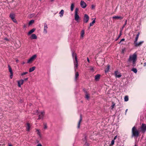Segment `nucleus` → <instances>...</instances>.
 <instances>
[{
	"label": "nucleus",
	"instance_id": "bb28decb",
	"mask_svg": "<svg viewBox=\"0 0 146 146\" xmlns=\"http://www.w3.org/2000/svg\"><path fill=\"white\" fill-rule=\"evenodd\" d=\"M96 18L92 21V23H90V27L92 26L94 24L95 22V19Z\"/></svg>",
	"mask_w": 146,
	"mask_h": 146
},
{
	"label": "nucleus",
	"instance_id": "79ce46f5",
	"mask_svg": "<svg viewBox=\"0 0 146 146\" xmlns=\"http://www.w3.org/2000/svg\"><path fill=\"white\" fill-rule=\"evenodd\" d=\"M95 6L93 5H92L91 6L92 9H95Z\"/></svg>",
	"mask_w": 146,
	"mask_h": 146
},
{
	"label": "nucleus",
	"instance_id": "f257e3e1",
	"mask_svg": "<svg viewBox=\"0 0 146 146\" xmlns=\"http://www.w3.org/2000/svg\"><path fill=\"white\" fill-rule=\"evenodd\" d=\"M137 59V55L135 53H134L132 55H131L129 56L128 60L130 62H132L133 66H135Z\"/></svg>",
	"mask_w": 146,
	"mask_h": 146
},
{
	"label": "nucleus",
	"instance_id": "13d9d810",
	"mask_svg": "<svg viewBox=\"0 0 146 146\" xmlns=\"http://www.w3.org/2000/svg\"><path fill=\"white\" fill-rule=\"evenodd\" d=\"M50 0L52 2L53 1H54V0Z\"/></svg>",
	"mask_w": 146,
	"mask_h": 146
},
{
	"label": "nucleus",
	"instance_id": "c03bdc74",
	"mask_svg": "<svg viewBox=\"0 0 146 146\" xmlns=\"http://www.w3.org/2000/svg\"><path fill=\"white\" fill-rule=\"evenodd\" d=\"M125 40V39L124 38H122L121 39V40L119 42V43H121V41H123Z\"/></svg>",
	"mask_w": 146,
	"mask_h": 146
},
{
	"label": "nucleus",
	"instance_id": "7ed1b4c3",
	"mask_svg": "<svg viewBox=\"0 0 146 146\" xmlns=\"http://www.w3.org/2000/svg\"><path fill=\"white\" fill-rule=\"evenodd\" d=\"M78 8H76L75 11L74 19L76 21L78 22L79 21L80 17L78 14Z\"/></svg>",
	"mask_w": 146,
	"mask_h": 146
},
{
	"label": "nucleus",
	"instance_id": "37998d69",
	"mask_svg": "<svg viewBox=\"0 0 146 146\" xmlns=\"http://www.w3.org/2000/svg\"><path fill=\"white\" fill-rule=\"evenodd\" d=\"M11 73V75L10 76V77L11 78H12L13 76V73Z\"/></svg>",
	"mask_w": 146,
	"mask_h": 146
},
{
	"label": "nucleus",
	"instance_id": "72a5a7b5",
	"mask_svg": "<svg viewBox=\"0 0 146 146\" xmlns=\"http://www.w3.org/2000/svg\"><path fill=\"white\" fill-rule=\"evenodd\" d=\"M34 22V21L33 20H32L29 23V25H31Z\"/></svg>",
	"mask_w": 146,
	"mask_h": 146
},
{
	"label": "nucleus",
	"instance_id": "f3484780",
	"mask_svg": "<svg viewBox=\"0 0 146 146\" xmlns=\"http://www.w3.org/2000/svg\"><path fill=\"white\" fill-rule=\"evenodd\" d=\"M30 125L29 123H27V126L26 127L27 131H29L30 128Z\"/></svg>",
	"mask_w": 146,
	"mask_h": 146
},
{
	"label": "nucleus",
	"instance_id": "e433bc0d",
	"mask_svg": "<svg viewBox=\"0 0 146 146\" xmlns=\"http://www.w3.org/2000/svg\"><path fill=\"white\" fill-rule=\"evenodd\" d=\"M28 73V72H23V73H22L21 75V76H23L25 75Z\"/></svg>",
	"mask_w": 146,
	"mask_h": 146
},
{
	"label": "nucleus",
	"instance_id": "49530a36",
	"mask_svg": "<svg viewBox=\"0 0 146 146\" xmlns=\"http://www.w3.org/2000/svg\"><path fill=\"white\" fill-rule=\"evenodd\" d=\"M143 66H146V62H144V63Z\"/></svg>",
	"mask_w": 146,
	"mask_h": 146
},
{
	"label": "nucleus",
	"instance_id": "de8ad7c7",
	"mask_svg": "<svg viewBox=\"0 0 146 146\" xmlns=\"http://www.w3.org/2000/svg\"><path fill=\"white\" fill-rule=\"evenodd\" d=\"M117 137V136H115L114 137V139L113 140H115L116 139Z\"/></svg>",
	"mask_w": 146,
	"mask_h": 146
},
{
	"label": "nucleus",
	"instance_id": "b1692460",
	"mask_svg": "<svg viewBox=\"0 0 146 146\" xmlns=\"http://www.w3.org/2000/svg\"><path fill=\"white\" fill-rule=\"evenodd\" d=\"M139 34H140L139 33H138L137 35V36L135 38V40L134 42H137V40L138 39V38H139Z\"/></svg>",
	"mask_w": 146,
	"mask_h": 146
},
{
	"label": "nucleus",
	"instance_id": "6e6552de",
	"mask_svg": "<svg viewBox=\"0 0 146 146\" xmlns=\"http://www.w3.org/2000/svg\"><path fill=\"white\" fill-rule=\"evenodd\" d=\"M24 82V80L22 79H21L17 81L18 84V86L19 87H21V85H22Z\"/></svg>",
	"mask_w": 146,
	"mask_h": 146
},
{
	"label": "nucleus",
	"instance_id": "6ab92c4d",
	"mask_svg": "<svg viewBox=\"0 0 146 146\" xmlns=\"http://www.w3.org/2000/svg\"><path fill=\"white\" fill-rule=\"evenodd\" d=\"M9 17L12 20V19H13L15 18V14L11 13L10 14Z\"/></svg>",
	"mask_w": 146,
	"mask_h": 146
},
{
	"label": "nucleus",
	"instance_id": "bf43d9fd",
	"mask_svg": "<svg viewBox=\"0 0 146 146\" xmlns=\"http://www.w3.org/2000/svg\"><path fill=\"white\" fill-rule=\"evenodd\" d=\"M9 146H13L11 145H9Z\"/></svg>",
	"mask_w": 146,
	"mask_h": 146
},
{
	"label": "nucleus",
	"instance_id": "c85d7f7f",
	"mask_svg": "<svg viewBox=\"0 0 146 146\" xmlns=\"http://www.w3.org/2000/svg\"><path fill=\"white\" fill-rule=\"evenodd\" d=\"M131 70L133 71V72H134L135 73H136L137 72V70L136 68H133Z\"/></svg>",
	"mask_w": 146,
	"mask_h": 146
},
{
	"label": "nucleus",
	"instance_id": "aec40b11",
	"mask_svg": "<svg viewBox=\"0 0 146 146\" xmlns=\"http://www.w3.org/2000/svg\"><path fill=\"white\" fill-rule=\"evenodd\" d=\"M35 29L33 28L31 30H30L28 33V35H29L32 33H33L35 31Z\"/></svg>",
	"mask_w": 146,
	"mask_h": 146
},
{
	"label": "nucleus",
	"instance_id": "5701e85b",
	"mask_svg": "<svg viewBox=\"0 0 146 146\" xmlns=\"http://www.w3.org/2000/svg\"><path fill=\"white\" fill-rule=\"evenodd\" d=\"M64 13V11L63 10H61L59 13L60 16V17H62L63 16Z\"/></svg>",
	"mask_w": 146,
	"mask_h": 146
},
{
	"label": "nucleus",
	"instance_id": "e2e57ef3",
	"mask_svg": "<svg viewBox=\"0 0 146 146\" xmlns=\"http://www.w3.org/2000/svg\"><path fill=\"white\" fill-rule=\"evenodd\" d=\"M135 146H136V145H135Z\"/></svg>",
	"mask_w": 146,
	"mask_h": 146
},
{
	"label": "nucleus",
	"instance_id": "20e7f679",
	"mask_svg": "<svg viewBox=\"0 0 146 146\" xmlns=\"http://www.w3.org/2000/svg\"><path fill=\"white\" fill-rule=\"evenodd\" d=\"M37 56L35 54L33 56L29 59L27 63H31L36 58Z\"/></svg>",
	"mask_w": 146,
	"mask_h": 146
},
{
	"label": "nucleus",
	"instance_id": "a211bd4d",
	"mask_svg": "<svg viewBox=\"0 0 146 146\" xmlns=\"http://www.w3.org/2000/svg\"><path fill=\"white\" fill-rule=\"evenodd\" d=\"M87 136L86 135H84V137L82 139V141L83 143L87 142Z\"/></svg>",
	"mask_w": 146,
	"mask_h": 146
},
{
	"label": "nucleus",
	"instance_id": "1a4fd4ad",
	"mask_svg": "<svg viewBox=\"0 0 146 146\" xmlns=\"http://www.w3.org/2000/svg\"><path fill=\"white\" fill-rule=\"evenodd\" d=\"M115 76L116 77L120 78L121 76V73L117 71H115Z\"/></svg>",
	"mask_w": 146,
	"mask_h": 146
},
{
	"label": "nucleus",
	"instance_id": "ea45409f",
	"mask_svg": "<svg viewBox=\"0 0 146 146\" xmlns=\"http://www.w3.org/2000/svg\"><path fill=\"white\" fill-rule=\"evenodd\" d=\"M125 48L123 49L122 50V53L124 54V53L125 52Z\"/></svg>",
	"mask_w": 146,
	"mask_h": 146
},
{
	"label": "nucleus",
	"instance_id": "8fccbe9b",
	"mask_svg": "<svg viewBox=\"0 0 146 146\" xmlns=\"http://www.w3.org/2000/svg\"><path fill=\"white\" fill-rule=\"evenodd\" d=\"M37 146H42L41 144H38Z\"/></svg>",
	"mask_w": 146,
	"mask_h": 146
},
{
	"label": "nucleus",
	"instance_id": "603ef678",
	"mask_svg": "<svg viewBox=\"0 0 146 146\" xmlns=\"http://www.w3.org/2000/svg\"><path fill=\"white\" fill-rule=\"evenodd\" d=\"M115 104H113L112 106V108H114V106H115Z\"/></svg>",
	"mask_w": 146,
	"mask_h": 146
},
{
	"label": "nucleus",
	"instance_id": "864d4df0",
	"mask_svg": "<svg viewBox=\"0 0 146 146\" xmlns=\"http://www.w3.org/2000/svg\"><path fill=\"white\" fill-rule=\"evenodd\" d=\"M28 78H27L25 79V80H24L27 81L28 80Z\"/></svg>",
	"mask_w": 146,
	"mask_h": 146
},
{
	"label": "nucleus",
	"instance_id": "ddd939ff",
	"mask_svg": "<svg viewBox=\"0 0 146 146\" xmlns=\"http://www.w3.org/2000/svg\"><path fill=\"white\" fill-rule=\"evenodd\" d=\"M72 54L73 58L74 57L75 60H77V56L76 54L74 52H72Z\"/></svg>",
	"mask_w": 146,
	"mask_h": 146
},
{
	"label": "nucleus",
	"instance_id": "4c0bfd02",
	"mask_svg": "<svg viewBox=\"0 0 146 146\" xmlns=\"http://www.w3.org/2000/svg\"><path fill=\"white\" fill-rule=\"evenodd\" d=\"M114 140H112L111 141V145H114Z\"/></svg>",
	"mask_w": 146,
	"mask_h": 146
},
{
	"label": "nucleus",
	"instance_id": "393cba45",
	"mask_svg": "<svg viewBox=\"0 0 146 146\" xmlns=\"http://www.w3.org/2000/svg\"><path fill=\"white\" fill-rule=\"evenodd\" d=\"M110 69V65H108L107 66V68L105 70V72H108Z\"/></svg>",
	"mask_w": 146,
	"mask_h": 146
},
{
	"label": "nucleus",
	"instance_id": "2eb2a0df",
	"mask_svg": "<svg viewBox=\"0 0 146 146\" xmlns=\"http://www.w3.org/2000/svg\"><path fill=\"white\" fill-rule=\"evenodd\" d=\"M79 74L78 72H76L75 73V80H77L78 78Z\"/></svg>",
	"mask_w": 146,
	"mask_h": 146
},
{
	"label": "nucleus",
	"instance_id": "cd10ccee",
	"mask_svg": "<svg viewBox=\"0 0 146 146\" xmlns=\"http://www.w3.org/2000/svg\"><path fill=\"white\" fill-rule=\"evenodd\" d=\"M74 7V5L73 3L71 4V10L72 11H73Z\"/></svg>",
	"mask_w": 146,
	"mask_h": 146
},
{
	"label": "nucleus",
	"instance_id": "5fc2aeb1",
	"mask_svg": "<svg viewBox=\"0 0 146 146\" xmlns=\"http://www.w3.org/2000/svg\"><path fill=\"white\" fill-rule=\"evenodd\" d=\"M90 70H93V68L92 67H91L90 68Z\"/></svg>",
	"mask_w": 146,
	"mask_h": 146
},
{
	"label": "nucleus",
	"instance_id": "6e6d98bb",
	"mask_svg": "<svg viewBox=\"0 0 146 146\" xmlns=\"http://www.w3.org/2000/svg\"><path fill=\"white\" fill-rule=\"evenodd\" d=\"M18 61H19L18 60H16V62H18Z\"/></svg>",
	"mask_w": 146,
	"mask_h": 146
},
{
	"label": "nucleus",
	"instance_id": "39448f33",
	"mask_svg": "<svg viewBox=\"0 0 146 146\" xmlns=\"http://www.w3.org/2000/svg\"><path fill=\"white\" fill-rule=\"evenodd\" d=\"M141 129L142 132L144 133L146 131V124L142 123L141 127Z\"/></svg>",
	"mask_w": 146,
	"mask_h": 146
},
{
	"label": "nucleus",
	"instance_id": "09e8293b",
	"mask_svg": "<svg viewBox=\"0 0 146 146\" xmlns=\"http://www.w3.org/2000/svg\"><path fill=\"white\" fill-rule=\"evenodd\" d=\"M87 61H88V62H90L89 60V58H87Z\"/></svg>",
	"mask_w": 146,
	"mask_h": 146
},
{
	"label": "nucleus",
	"instance_id": "dca6fc26",
	"mask_svg": "<svg viewBox=\"0 0 146 146\" xmlns=\"http://www.w3.org/2000/svg\"><path fill=\"white\" fill-rule=\"evenodd\" d=\"M74 64L75 65V68H77L78 66V61L77 60H75V62H74ZM75 71H76L75 69Z\"/></svg>",
	"mask_w": 146,
	"mask_h": 146
},
{
	"label": "nucleus",
	"instance_id": "a19ab883",
	"mask_svg": "<svg viewBox=\"0 0 146 146\" xmlns=\"http://www.w3.org/2000/svg\"><path fill=\"white\" fill-rule=\"evenodd\" d=\"M43 113H41V115H39V119H41V117H42V116H43Z\"/></svg>",
	"mask_w": 146,
	"mask_h": 146
},
{
	"label": "nucleus",
	"instance_id": "7c9ffc66",
	"mask_svg": "<svg viewBox=\"0 0 146 146\" xmlns=\"http://www.w3.org/2000/svg\"><path fill=\"white\" fill-rule=\"evenodd\" d=\"M84 34V30H82L81 31V36L82 37H83Z\"/></svg>",
	"mask_w": 146,
	"mask_h": 146
},
{
	"label": "nucleus",
	"instance_id": "473e14b6",
	"mask_svg": "<svg viewBox=\"0 0 146 146\" xmlns=\"http://www.w3.org/2000/svg\"><path fill=\"white\" fill-rule=\"evenodd\" d=\"M84 145L85 146H90V144L87 142H85L84 143Z\"/></svg>",
	"mask_w": 146,
	"mask_h": 146
},
{
	"label": "nucleus",
	"instance_id": "3c124183",
	"mask_svg": "<svg viewBox=\"0 0 146 146\" xmlns=\"http://www.w3.org/2000/svg\"><path fill=\"white\" fill-rule=\"evenodd\" d=\"M99 65H100V66H102L103 64L102 63L101 64H100V63H99Z\"/></svg>",
	"mask_w": 146,
	"mask_h": 146
},
{
	"label": "nucleus",
	"instance_id": "f03ea898",
	"mask_svg": "<svg viewBox=\"0 0 146 146\" xmlns=\"http://www.w3.org/2000/svg\"><path fill=\"white\" fill-rule=\"evenodd\" d=\"M132 137H138L139 134V132L137 129V128L135 126L133 127L132 128Z\"/></svg>",
	"mask_w": 146,
	"mask_h": 146
},
{
	"label": "nucleus",
	"instance_id": "680f3d73",
	"mask_svg": "<svg viewBox=\"0 0 146 146\" xmlns=\"http://www.w3.org/2000/svg\"><path fill=\"white\" fill-rule=\"evenodd\" d=\"M101 60H102V61H103V59H101Z\"/></svg>",
	"mask_w": 146,
	"mask_h": 146
},
{
	"label": "nucleus",
	"instance_id": "412c9836",
	"mask_svg": "<svg viewBox=\"0 0 146 146\" xmlns=\"http://www.w3.org/2000/svg\"><path fill=\"white\" fill-rule=\"evenodd\" d=\"M35 69V67L33 66L31 68L29 69V72H31L33 71Z\"/></svg>",
	"mask_w": 146,
	"mask_h": 146
},
{
	"label": "nucleus",
	"instance_id": "f704fd0d",
	"mask_svg": "<svg viewBox=\"0 0 146 146\" xmlns=\"http://www.w3.org/2000/svg\"><path fill=\"white\" fill-rule=\"evenodd\" d=\"M36 133H37V134L40 137V132H39V131L38 130H36Z\"/></svg>",
	"mask_w": 146,
	"mask_h": 146
},
{
	"label": "nucleus",
	"instance_id": "052dcab7",
	"mask_svg": "<svg viewBox=\"0 0 146 146\" xmlns=\"http://www.w3.org/2000/svg\"><path fill=\"white\" fill-rule=\"evenodd\" d=\"M44 128H46V126L44 125Z\"/></svg>",
	"mask_w": 146,
	"mask_h": 146
},
{
	"label": "nucleus",
	"instance_id": "4d7b16f0",
	"mask_svg": "<svg viewBox=\"0 0 146 146\" xmlns=\"http://www.w3.org/2000/svg\"><path fill=\"white\" fill-rule=\"evenodd\" d=\"M128 110L127 109H126V111H125V113L127 112V111Z\"/></svg>",
	"mask_w": 146,
	"mask_h": 146
},
{
	"label": "nucleus",
	"instance_id": "423d86ee",
	"mask_svg": "<svg viewBox=\"0 0 146 146\" xmlns=\"http://www.w3.org/2000/svg\"><path fill=\"white\" fill-rule=\"evenodd\" d=\"M89 19V17L86 14H85L84 19V22L85 23H87L88 22Z\"/></svg>",
	"mask_w": 146,
	"mask_h": 146
},
{
	"label": "nucleus",
	"instance_id": "4be33fe9",
	"mask_svg": "<svg viewBox=\"0 0 146 146\" xmlns=\"http://www.w3.org/2000/svg\"><path fill=\"white\" fill-rule=\"evenodd\" d=\"M31 38L32 39H36L37 38V36L35 34H33L31 35Z\"/></svg>",
	"mask_w": 146,
	"mask_h": 146
},
{
	"label": "nucleus",
	"instance_id": "a18cd8bd",
	"mask_svg": "<svg viewBox=\"0 0 146 146\" xmlns=\"http://www.w3.org/2000/svg\"><path fill=\"white\" fill-rule=\"evenodd\" d=\"M127 22V21L126 20L125 21V24H124V25H123V28L124 27H125V25L126 24Z\"/></svg>",
	"mask_w": 146,
	"mask_h": 146
},
{
	"label": "nucleus",
	"instance_id": "f8f14e48",
	"mask_svg": "<svg viewBox=\"0 0 146 146\" xmlns=\"http://www.w3.org/2000/svg\"><path fill=\"white\" fill-rule=\"evenodd\" d=\"M143 42V41L140 42L139 43H137V42H134L135 46H138L141 45Z\"/></svg>",
	"mask_w": 146,
	"mask_h": 146
},
{
	"label": "nucleus",
	"instance_id": "4468645a",
	"mask_svg": "<svg viewBox=\"0 0 146 146\" xmlns=\"http://www.w3.org/2000/svg\"><path fill=\"white\" fill-rule=\"evenodd\" d=\"M100 74H98L95 77V80L96 81H98L99 80L100 78Z\"/></svg>",
	"mask_w": 146,
	"mask_h": 146
},
{
	"label": "nucleus",
	"instance_id": "a878e982",
	"mask_svg": "<svg viewBox=\"0 0 146 146\" xmlns=\"http://www.w3.org/2000/svg\"><path fill=\"white\" fill-rule=\"evenodd\" d=\"M8 67L9 68V71L10 72V73H13L12 68L9 65H8Z\"/></svg>",
	"mask_w": 146,
	"mask_h": 146
},
{
	"label": "nucleus",
	"instance_id": "c756f323",
	"mask_svg": "<svg viewBox=\"0 0 146 146\" xmlns=\"http://www.w3.org/2000/svg\"><path fill=\"white\" fill-rule=\"evenodd\" d=\"M128 97L127 96H125L124 97L125 101L127 102L128 100Z\"/></svg>",
	"mask_w": 146,
	"mask_h": 146
},
{
	"label": "nucleus",
	"instance_id": "58836bf2",
	"mask_svg": "<svg viewBox=\"0 0 146 146\" xmlns=\"http://www.w3.org/2000/svg\"><path fill=\"white\" fill-rule=\"evenodd\" d=\"M12 20L13 21V22L14 23H17V21L15 19V18L14 19H12Z\"/></svg>",
	"mask_w": 146,
	"mask_h": 146
},
{
	"label": "nucleus",
	"instance_id": "c9c22d12",
	"mask_svg": "<svg viewBox=\"0 0 146 146\" xmlns=\"http://www.w3.org/2000/svg\"><path fill=\"white\" fill-rule=\"evenodd\" d=\"M121 35H122V30H121L120 31V34H119L117 40L121 36Z\"/></svg>",
	"mask_w": 146,
	"mask_h": 146
},
{
	"label": "nucleus",
	"instance_id": "9d476101",
	"mask_svg": "<svg viewBox=\"0 0 146 146\" xmlns=\"http://www.w3.org/2000/svg\"><path fill=\"white\" fill-rule=\"evenodd\" d=\"M82 120V114H80V119L79 120V121L78 122V128H79L80 127V124Z\"/></svg>",
	"mask_w": 146,
	"mask_h": 146
},
{
	"label": "nucleus",
	"instance_id": "9b49d317",
	"mask_svg": "<svg viewBox=\"0 0 146 146\" xmlns=\"http://www.w3.org/2000/svg\"><path fill=\"white\" fill-rule=\"evenodd\" d=\"M113 19H119L120 20L122 19L123 18V17L121 16H115L112 17Z\"/></svg>",
	"mask_w": 146,
	"mask_h": 146
},
{
	"label": "nucleus",
	"instance_id": "0eeeda50",
	"mask_svg": "<svg viewBox=\"0 0 146 146\" xmlns=\"http://www.w3.org/2000/svg\"><path fill=\"white\" fill-rule=\"evenodd\" d=\"M80 4L81 7L83 8H85L87 6L86 3L83 1H81Z\"/></svg>",
	"mask_w": 146,
	"mask_h": 146
},
{
	"label": "nucleus",
	"instance_id": "2f4dec72",
	"mask_svg": "<svg viewBox=\"0 0 146 146\" xmlns=\"http://www.w3.org/2000/svg\"><path fill=\"white\" fill-rule=\"evenodd\" d=\"M89 95L87 93H86V98L87 99V100H88L89 98Z\"/></svg>",
	"mask_w": 146,
	"mask_h": 146
}]
</instances>
